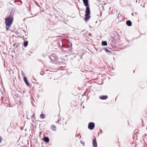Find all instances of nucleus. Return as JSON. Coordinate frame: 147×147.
Listing matches in <instances>:
<instances>
[{
  "label": "nucleus",
  "mask_w": 147,
  "mask_h": 147,
  "mask_svg": "<svg viewBox=\"0 0 147 147\" xmlns=\"http://www.w3.org/2000/svg\"><path fill=\"white\" fill-rule=\"evenodd\" d=\"M13 18L12 17H8L5 19V22L6 26V30H8L12 23Z\"/></svg>",
  "instance_id": "1"
},
{
  "label": "nucleus",
  "mask_w": 147,
  "mask_h": 147,
  "mask_svg": "<svg viewBox=\"0 0 147 147\" xmlns=\"http://www.w3.org/2000/svg\"><path fill=\"white\" fill-rule=\"evenodd\" d=\"M86 7L85 15V17L84 18V20L86 22H87L90 18L91 16L90 15V7L88 6Z\"/></svg>",
  "instance_id": "2"
},
{
  "label": "nucleus",
  "mask_w": 147,
  "mask_h": 147,
  "mask_svg": "<svg viewBox=\"0 0 147 147\" xmlns=\"http://www.w3.org/2000/svg\"><path fill=\"white\" fill-rule=\"evenodd\" d=\"M63 50L67 53H70L72 51L71 47L67 46H64L63 47Z\"/></svg>",
  "instance_id": "3"
},
{
  "label": "nucleus",
  "mask_w": 147,
  "mask_h": 147,
  "mask_svg": "<svg viewBox=\"0 0 147 147\" xmlns=\"http://www.w3.org/2000/svg\"><path fill=\"white\" fill-rule=\"evenodd\" d=\"M94 126L95 124L94 123L90 122L89 123L88 125V127L89 129L92 130L94 128Z\"/></svg>",
  "instance_id": "4"
},
{
  "label": "nucleus",
  "mask_w": 147,
  "mask_h": 147,
  "mask_svg": "<svg viewBox=\"0 0 147 147\" xmlns=\"http://www.w3.org/2000/svg\"><path fill=\"white\" fill-rule=\"evenodd\" d=\"M55 56V54H53L50 57V59L52 61H54L57 59V57Z\"/></svg>",
  "instance_id": "5"
},
{
  "label": "nucleus",
  "mask_w": 147,
  "mask_h": 147,
  "mask_svg": "<svg viewBox=\"0 0 147 147\" xmlns=\"http://www.w3.org/2000/svg\"><path fill=\"white\" fill-rule=\"evenodd\" d=\"M24 81L25 82L26 85L28 86H29L30 84H29V83H28V81L27 80L26 77L24 76Z\"/></svg>",
  "instance_id": "6"
},
{
  "label": "nucleus",
  "mask_w": 147,
  "mask_h": 147,
  "mask_svg": "<svg viewBox=\"0 0 147 147\" xmlns=\"http://www.w3.org/2000/svg\"><path fill=\"white\" fill-rule=\"evenodd\" d=\"M108 96L107 95L105 96H99V98L102 100H105L107 99Z\"/></svg>",
  "instance_id": "7"
},
{
  "label": "nucleus",
  "mask_w": 147,
  "mask_h": 147,
  "mask_svg": "<svg viewBox=\"0 0 147 147\" xmlns=\"http://www.w3.org/2000/svg\"><path fill=\"white\" fill-rule=\"evenodd\" d=\"M83 1L85 6H88V0H83Z\"/></svg>",
  "instance_id": "8"
},
{
  "label": "nucleus",
  "mask_w": 147,
  "mask_h": 147,
  "mask_svg": "<svg viewBox=\"0 0 147 147\" xmlns=\"http://www.w3.org/2000/svg\"><path fill=\"white\" fill-rule=\"evenodd\" d=\"M93 147H97V143L96 140L94 139L93 140Z\"/></svg>",
  "instance_id": "9"
},
{
  "label": "nucleus",
  "mask_w": 147,
  "mask_h": 147,
  "mask_svg": "<svg viewBox=\"0 0 147 147\" xmlns=\"http://www.w3.org/2000/svg\"><path fill=\"white\" fill-rule=\"evenodd\" d=\"M43 140L46 142H49V139L47 137H44L43 138Z\"/></svg>",
  "instance_id": "10"
},
{
  "label": "nucleus",
  "mask_w": 147,
  "mask_h": 147,
  "mask_svg": "<svg viewBox=\"0 0 147 147\" xmlns=\"http://www.w3.org/2000/svg\"><path fill=\"white\" fill-rule=\"evenodd\" d=\"M126 24L128 26H131L132 25L131 22L129 20H128L126 21Z\"/></svg>",
  "instance_id": "11"
},
{
  "label": "nucleus",
  "mask_w": 147,
  "mask_h": 147,
  "mask_svg": "<svg viewBox=\"0 0 147 147\" xmlns=\"http://www.w3.org/2000/svg\"><path fill=\"white\" fill-rule=\"evenodd\" d=\"M51 129H52L54 131H56V127L55 125H52L51 126Z\"/></svg>",
  "instance_id": "12"
},
{
  "label": "nucleus",
  "mask_w": 147,
  "mask_h": 147,
  "mask_svg": "<svg viewBox=\"0 0 147 147\" xmlns=\"http://www.w3.org/2000/svg\"><path fill=\"white\" fill-rule=\"evenodd\" d=\"M28 41H24V47H26L28 45Z\"/></svg>",
  "instance_id": "13"
},
{
  "label": "nucleus",
  "mask_w": 147,
  "mask_h": 147,
  "mask_svg": "<svg viewBox=\"0 0 147 147\" xmlns=\"http://www.w3.org/2000/svg\"><path fill=\"white\" fill-rule=\"evenodd\" d=\"M102 45L103 46H106L107 45V43L106 41H102Z\"/></svg>",
  "instance_id": "14"
},
{
  "label": "nucleus",
  "mask_w": 147,
  "mask_h": 147,
  "mask_svg": "<svg viewBox=\"0 0 147 147\" xmlns=\"http://www.w3.org/2000/svg\"><path fill=\"white\" fill-rule=\"evenodd\" d=\"M104 49L105 51V52L107 53H111V51H109V50H108L107 48H105Z\"/></svg>",
  "instance_id": "15"
},
{
  "label": "nucleus",
  "mask_w": 147,
  "mask_h": 147,
  "mask_svg": "<svg viewBox=\"0 0 147 147\" xmlns=\"http://www.w3.org/2000/svg\"><path fill=\"white\" fill-rule=\"evenodd\" d=\"M45 117V116L43 114H40V118H42L43 119H44Z\"/></svg>",
  "instance_id": "16"
},
{
  "label": "nucleus",
  "mask_w": 147,
  "mask_h": 147,
  "mask_svg": "<svg viewBox=\"0 0 147 147\" xmlns=\"http://www.w3.org/2000/svg\"><path fill=\"white\" fill-rule=\"evenodd\" d=\"M16 1H18V2H22V1L21 0H15L14 2H16Z\"/></svg>",
  "instance_id": "17"
},
{
  "label": "nucleus",
  "mask_w": 147,
  "mask_h": 147,
  "mask_svg": "<svg viewBox=\"0 0 147 147\" xmlns=\"http://www.w3.org/2000/svg\"><path fill=\"white\" fill-rule=\"evenodd\" d=\"M81 142L83 144V146L84 145V144H85V142H83L82 141H81Z\"/></svg>",
  "instance_id": "18"
},
{
  "label": "nucleus",
  "mask_w": 147,
  "mask_h": 147,
  "mask_svg": "<svg viewBox=\"0 0 147 147\" xmlns=\"http://www.w3.org/2000/svg\"><path fill=\"white\" fill-rule=\"evenodd\" d=\"M2 142V138L0 136V143H1Z\"/></svg>",
  "instance_id": "19"
},
{
  "label": "nucleus",
  "mask_w": 147,
  "mask_h": 147,
  "mask_svg": "<svg viewBox=\"0 0 147 147\" xmlns=\"http://www.w3.org/2000/svg\"><path fill=\"white\" fill-rule=\"evenodd\" d=\"M57 121H58V122H59V120H57Z\"/></svg>",
  "instance_id": "20"
},
{
  "label": "nucleus",
  "mask_w": 147,
  "mask_h": 147,
  "mask_svg": "<svg viewBox=\"0 0 147 147\" xmlns=\"http://www.w3.org/2000/svg\"><path fill=\"white\" fill-rule=\"evenodd\" d=\"M102 132V130H101V131H100V132H101H101Z\"/></svg>",
  "instance_id": "21"
},
{
  "label": "nucleus",
  "mask_w": 147,
  "mask_h": 147,
  "mask_svg": "<svg viewBox=\"0 0 147 147\" xmlns=\"http://www.w3.org/2000/svg\"><path fill=\"white\" fill-rule=\"evenodd\" d=\"M77 136H78V134H77Z\"/></svg>",
  "instance_id": "22"
},
{
  "label": "nucleus",
  "mask_w": 147,
  "mask_h": 147,
  "mask_svg": "<svg viewBox=\"0 0 147 147\" xmlns=\"http://www.w3.org/2000/svg\"><path fill=\"white\" fill-rule=\"evenodd\" d=\"M77 136H78V134H77Z\"/></svg>",
  "instance_id": "23"
}]
</instances>
